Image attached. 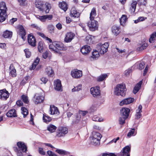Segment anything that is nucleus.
Wrapping results in <instances>:
<instances>
[{"label": "nucleus", "mask_w": 156, "mask_h": 156, "mask_svg": "<svg viewBox=\"0 0 156 156\" xmlns=\"http://www.w3.org/2000/svg\"><path fill=\"white\" fill-rule=\"evenodd\" d=\"M126 90L125 84L122 83L116 85L115 89L114 94L116 95L124 96L126 94Z\"/></svg>", "instance_id": "f257e3e1"}, {"label": "nucleus", "mask_w": 156, "mask_h": 156, "mask_svg": "<svg viewBox=\"0 0 156 156\" xmlns=\"http://www.w3.org/2000/svg\"><path fill=\"white\" fill-rule=\"evenodd\" d=\"M36 7L38 8L40 11H41L42 12L44 11V7H45L46 9L45 11L46 13H49L50 9L51 8V5L48 3H46L45 5L42 4L41 2H38L37 3L35 4Z\"/></svg>", "instance_id": "f03ea898"}, {"label": "nucleus", "mask_w": 156, "mask_h": 156, "mask_svg": "<svg viewBox=\"0 0 156 156\" xmlns=\"http://www.w3.org/2000/svg\"><path fill=\"white\" fill-rule=\"evenodd\" d=\"M109 46L108 42L105 43L103 44L99 43L97 44L96 48L98 51L101 54H103L107 51Z\"/></svg>", "instance_id": "7ed1b4c3"}, {"label": "nucleus", "mask_w": 156, "mask_h": 156, "mask_svg": "<svg viewBox=\"0 0 156 156\" xmlns=\"http://www.w3.org/2000/svg\"><path fill=\"white\" fill-rule=\"evenodd\" d=\"M90 20V21L87 23L88 26L90 30L92 31L98 30V22L94 19Z\"/></svg>", "instance_id": "20e7f679"}, {"label": "nucleus", "mask_w": 156, "mask_h": 156, "mask_svg": "<svg viewBox=\"0 0 156 156\" xmlns=\"http://www.w3.org/2000/svg\"><path fill=\"white\" fill-rule=\"evenodd\" d=\"M58 132H57L56 136L58 137L63 136L67 133L68 131V129L66 127H61L58 128Z\"/></svg>", "instance_id": "39448f33"}, {"label": "nucleus", "mask_w": 156, "mask_h": 156, "mask_svg": "<svg viewBox=\"0 0 156 156\" xmlns=\"http://www.w3.org/2000/svg\"><path fill=\"white\" fill-rule=\"evenodd\" d=\"M72 76L74 78H79L82 76V71L77 69L73 70L71 72Z\"/></svg>", "instance_id": "423d86ee"}, {"label": "nucleus", "mask_w": 156, "mask_h": 156, "mask_svg": "<svg viewBox=\"0 0 156 156\" xmlns=\"http://www.w3.org/2000/svg\"><path fill=\"white\" fill-rule=\"evenodd\" d=\"M90 91L94 97L99 96L100 94V87L98 86L91 87L90 89Z\"/></svg>", "instance_id": "0eeeda50"}, {"label": "nucleus", "mask_w": 156, "mask_h": 156, "mask_svg": "<svg viewBox=\"0 0 156 156\" xmlns=\"http://www.w3.org/2000/svg\"><path fill=\"white\" fill-rule=\"evenodd\" d=\"M9 96V93L5 89L0 90V99L2 100H6Z\"/></svg>", "instance_id": "6e6552de"}, {"label": "nucleus", "mask_w": 156, "mask_h": 156, "mask_svg": "<svg viewBox=\"0 0 156 156\" xmlns=\"http://www.w3.org/2000/svg\"><path fill=\"white\" fill-rule=\"evenodd\" d=\"M27 40L29 45L33 47L36 46V40L34 36L30 34H28Z\"/></svg>", "instance_id": "1a4fd4ad"}, {"label": "nucleus", "mask_w": 156, "mask_h": 156, "mask_svg": "<svg viewBox=\"0 0 156 156\" xmlns=\"http://www.w3.org/2000/svg\"><path fill=\"white\" fill-rule=\"evenodd\" d=\"M131 147L129 146H127L123 148L122 151V153L121 156H130Z\"/></svg>", "instance_id": "9d476101"}, {"label": "nucleus", "mask_w": 156, "mask_h": 156, "mask_svg": "<svg viewBox=\"0 0 156 156\" xmlns=\"http://www.w3.org/2000/svg\"><path fill=\"white\" fill-rule=\"evenodd\" d=\"M17 145L18 147V150H21L23 153L26 152L27 147L24 143L20 141L17 143Z\"/></svg>", "instance_id": "9b49d317"}, {"label": "nucleus", "mask_w": 156, "mask_h": 156, "mask_svg": "<svg viewBox=\"0 0 156 156\" xmlns=\"http://www.w3.org/2000/svg\"><path fill=\"white\" fill-rule=\"evenodd\" d=\"M54 45L55 46L56 50H64L66 49V48L64 47V45L60 42H54Z\"/></svg>", "instance_id": "f8f14e48"}, {"label": "nucleus", "mask_w": 156, "mask_h": 156, "mask_svg": "<svg viewBox=\"0 0 156 156\" xmlns=\"http://www.w3.org/2000/svg\"><path fill=\"white\" fill-rule=\"evenodd\" d=\"M130 111V109L128 108H123L120 110L121 116H124L126 118H128Z\"/></svg>", "instance_id": "ddd939ff"}, {"label": "nucleus", "mask_w": 156, "mask_h": 156, "mask_svg": "<svg viewBox=\"0 0 156 156\" xmlns=\"http://www.w3.org/2000/svg\"><path fill=\"white\" fill-rule=\"evenodd\" d=\"M54 88L55 90L59 91H62V87L61 81L59 80H57L54 82Z\"/></svg>", "instance_id": "4468645a"}, {"label": "nucleus", "mask_w": 156, "mask_h": 156, "mask_svg": "<svg viewBox=\"0 0 156 156\" xmlns=\"http://www.w3.org/2000/svg\"><path fill=\"white\" fill-rule=\"evenodd\" d=\"M91 50L90 47L88 45H84L80 49V51L84 55H86L89 53Z\"/></svg>", "instance_id": "2eb2a0df"}, {"label": "nucleus", "mask_w": 156, "mask_h": 156, "mask_svg": "<svg viewBox=\"0 0 156 156\" xmlns=\"http://www.w3.org/2000/svg\"><path fill=\"white\" fill-rule=\"evenodd\" d=\"M19 34L21 36L23 40L24 41L25 39V36L26 34L25 29L22 25H20L19 27Z\"/></svg>", "instance_id": "dca6fc26"}, {"label": "nucleus", "mask_w": 156, "mask_h": 156, "mask_svg": "<svg viewBox=\"0 0 156 156\" xmlns=\"http://www.w3.org/2000/svg\"><path fill=\"white\" fill-rule=\"evenodd\" d=\"M75 35L72 32L68 33L66 35L65 41L66 42H69L73 39Z\"/></svg>", "instance_id": "f3484780"}, {"label": "nucleus", "mask_w": 156, "mask_h": 156, "mask_svg": "<svg viewBox=\"0 0 156 156\" xmlns=\"http://www.w3.org/2000/svg\"><path fill=\"white\" fill-rule=\"evenodd\" d=\"M134 99L131 98H126L122 100L120 103V105L122 106L123 105H127L129 104L134 101Z\"/></svg>", "instance_id": "a211bd4d"}, {"label": "nucleus", "mask_w": 156, "mask_h": 156, "mask_svg": "<svg viewBox=\"0 0 156 156\" xmlns=\"http://www.w3.org/2000/svg\"><path fill=\"white\" fill-rule=\"evenodd\" d=\"M34 98H35L34 102L36 104H37L42 102L44 98L43 96H39L37 94H35Z\"/></svg>", "instance_id": "6ab92c4d"}, {"label": "nucleus", "mask_w": 156, "mask_h": 156, "mask_svg": "<svg viewBox=\"0 0 156 156\" xmlns=\"http://www.w3.org/2000/svg\"><path fill=\"white\" fill-rule=\"evenodd\" d=\"M7 116L9 117H16L17 115L16 111L15 109H12L8 111L6 114Z\"/></svg>", "instance_id": "aec40b11"}, {"label": "nucleus", "mask_w": 156, "mask_h": 156, "mask_svg": "<svg viewBox=\"0 0 156 156\" xmlns=\"http://www.w3.org/2000/svg\"><path fill=\"white\" fill-rule=\"evenodd\" d=\"M10 70L9 75L12 77H16V71L13 66L12 64H11L9 67Z\"/></svg>", "instance_id": "412c9836"}, {"label": "nucleus", "mask_w": 156, "mask_h": 156, "mask_svg": "<svg viewBox=\"0 0 156 156\" xmlns=\"http://www.w3.org/2000/svg\"><path fill=\"white\" fill-rule=\"evenodd\" d=\"M59 8L66 12L68 9L67 4L66 2L62 1V2H59L58 4Z\"/></svg>", "instance_id": "4be33fe9"}, {"label": "nucleus", "mask_w": 156, "mask_h": 156, "mask_svg": "<svg viewBox=\"0 0 156 156\" xmlns=\"http://www.w3.org/2000/svg\"><path fill=\"white\" fill-rule=\"evenodd\" d=\"M50 112L51 114H57L58 115L59 113L57 107L53 106H50Z\"/></svg>", "instance_id": "5701e85b"}, {"label": "nucleus", "mask_w": 156, "mask_h": 156, "mask_svg": "<svg viewBox=\"0 0 156 156\" xmlns=\"http://www.w3.org/2000/svg\"><path fill=\"white\" fill-rule=\"evenodd\" d=\"M70 16L75 18H78L80 16V13L76 10L75 8H73L71 9L70 11Z\"/></svg>", "instance_id": "b1692460"}, {"label": "nucleus", "mask_w": 156, "mask_h": 156, "mask_svg": "<svg viewBox=\"0 0 156 156\" xmlns=\"http://www.w3.org/2000/svg\"><path fill=\"white\" fill-rule=\"evenodd\" d=\"M142 83V81H140L135 86L133 91V93L134 94H136L139 90L141 87Z\"/></svg>", "instance_id": "393cba45"}, {"label": "nucleus", "mask_w": 156, "mask_h": 156, "mask_svg": "<svg viewBox=\"0 0 156 156\" xmlns=\"http://www.w3.org/2000/svg\"><path fill=\"white\" fill-rule=\"evenodd\" d=\"M112 33L115 36H117L119 33V27L115 25L113 26L112 28Z\"/></svg>", "instance_id": "a878e982"}, {"label": "nucleus", "mask_w": 156, "mask_h": 156, "mask_svg": "<svg viewBox=\"0 0 156 156\" xmlns=\"http://www.w3.org/2000/svg\"><path fill=\"white\" fill-rule=\"evenodd\" d=\"M80 116L78 114L74 116L73 119L72 124H77L80 121Z\"/></svg>", "instance_id": "bb28decb"}, {"label": "nucleus", "mask_w": 156, "mask_h": 156, "mask_svg": "<svg viewBox=\"0 0 156 156\" xmlns=\"http://www.w3.org/2000/svg\"><path fill=\"white\" fill-rule=\"evenodd\" d=\"M45 72L49 76H53L54 73L52 68L50 66H48L46 69Z\"/></svg>", "instance_id": "cd10ccee"}, {"label": "nucleus", "mask_w": 156, "mask_h": 156, "mask_svg": "<svg viewBox=\"0 0 156 156\" xmlns=\"http://www.w3.org/2000/svg\"><path fill=\"white\" fill-rule=\"evenodd\" d=\"M137 3V2L136 1H133L132 3L131 4L130 10L131 13H133L135 12Z\"/></svg>", "instance_id": "c85d7f7f"}, {"label": "nucleus", "mask_w": 156, "mask_h": 156, "mask_svg": "<svg viewBox=\"0 0 156 156\" xmlns=\"http://www.w3.org/2000/svg\"><path fill=\"white\" fill-rule=\"evenodd\" d=\"M127 18L126 15H122L121 18L120 19V21L121 24L122 26H124L125 23L127 21Z\"/></svg>", "instance_id": "c756f323"}, {"label": "nucleus", "mask_w": 156, "mask_h": 156, "mask_svg": "<svg viewBox=\"0 0 156 156\" xmlns=\"http://www.w3.org/2000/svg\"><path fill=\"white\" fill-rule=\"evenodd\" d=\"M12 32L6 30L3 33V36L5 38H9L12 37Z\"/></svg>", "instance_id": "7c9ffc66"}, {"label": "nucleus", "mask_w": 156, "mask_h": 156, "mask_svg": "<svg viewBox=\"0 0 156 156\" xmlns=\"http://www.w3.org/2000/svg\"><path fill=\"white\" fill-rule=\"evenodd\" d=\"M99 52L98 50L94 51L92 52L91 57L95 59H97L99 56Z\"/></svg>", "instance_id": "2f4dec72"}, {"label": "nucleus", "mask_w": 156, "mask_h": 156, "mask_svg": "<svg viewBox=\"0 0 156 156\" xmlns=\"http://www.w3.org/2000/svg\"><path fill=\"white\" fill-rule=\"evenodd\" d=\"M93 135V137L95 139H98L100 140L101 137L102 136L101 134L99 133L93 131L92 133Z\"/></svg>", "instance_id": "473e14b6"}, {"label": "nucleus", "mask_w": 156, "mask_h": 156, "mask_svg": "<svg viewBox=\"0 0 156 156\" xmlns=\"http://www.w3.org/2000/svg\"><path fill=\"white\" fill-rule=\"evenodd\" d=\"M96 15V12L95 9L94 8H93L90 14V19L93 20L94 19L95 16Z\"/></svg>", "instance_id": "72a5a7b5"}, {"label": "nucleus", "mask_w": 156, "mask_h": 156, "mask_svg": "<svg viewBox=\"0 0 156 156\" xmlns=\"http://www.w3.org/2000/svg\"><path fill=\"white\" fill-rule=\"evenodd\" d=\"M56 129V127L52 124H50L47 127V130L51 133L54 132Z\"/></svg>", "instance_id": "f704fd0d"}, {"label": "nucleus", "mask_w": 156, "mask_h": 156, "mask_svg": "<svg viewBox=\"0 0 156 156\" xmlns=\"http://www.w3.org/2000/svg\"><path fill=\"white\" fill-rule=\"evenodd\" d=\"M44 122L46 123H48L51 120V118L50 117L46 115V114H44L43 117Z\"/></svg>", "instance_id": "c9c22d12"}, {"label": "nucleus", "mask_w": 156, "mask_h": 156, "mask_svg": "<svg viewBox=\"0 0 156 156\" xmlns=\"http://www.w3.org/2000/svg\"><path fill=\"white\" fill-rule=\"evenodd\" d=\"M47 29L49 33L52 34L54 33L55 27L52 25H49L48 26Z\"/></svg>", "instance_id": "e433bc0d"}, {"label": "nucleus", "mask_w": 156, "mask_h": 156, "mask_svg": "<svg viewBox=\"0 0 156 156\" xmlns=\"http://www.w3.org/2000/svg\"><path fill=\"white\" fill-rule=\"evenodd\" d=\"M7 16L6 13H0V22H2L4 21Z\"/></svg>", "instance_id": "4c0bfd02"}, {"label": "nucleus", "mask_w": 156, "mask_h": 156, "mask_svg": "<svg viewBox=\"0 0 156 156\" xmlns=\"http://www.w3.org/2000/svg\"><path fill=\"white\" fill-rule=\"evenodd\" d=\"M155 37H156V32H154L151 35L149 42L150 43H153Z\"/></svg>", "instance_id": "58836bf2"}, {"label": "nucleus", "mask_w": 156, "mask_h": 156, "mask_svg": "<svg viewBox=\"0 0 156 156\" xmlns=\"http://www.w3.org/2000/svg\"><path fill=\"white\" fill-rule=\"evenodd\" d=\"M108 75L106 74H103L101 75L97 78V80L98 81H102L107 77Z\"/></svg>", "instance_id": "ea45409f"}, {"label": "nucleus", "mask_w": 156, "mask_h": 156, "mask_svg": "<svg viewBox=\"0 0 156 156\" xmlns=\"http://www.w3.org/2000/svg\"><path fill=\"white\" fill-rule=\"evenodd\" d=\"M100 140L98 139H95L94 138L92 137L91 140V142L92 144L96 146L100 144Z\"/></svg>", "instance_id": "a19ab883"}, {"label": "nucleus", "mask_w": 156, "mask_h": 156, "mask_svg": "<svg viewBox=\"0 0 156 156\" xmlns=\"http://www.w3.org/2000/svg\"><path fill=\"white\" fill-rule=\"evenodd\" d=\"M22 114L23 115V117L25 118L28 114V112L27 109L24 107H22L21 108Z\"/></svg>", "instance_id": "79ce46f5"}, {"label": "nucleus", "mask_w": 156, "mask_h": 156, "mask_svg": "<svg viewBox=\"0 0 156 156\" xmlns=\"http://www.w3.org/2000/svg\"><path fill=\"white\" fill-rule=\"evenodd\" d=\"M43 42L42 41H40L38 42V51L40 52H42L43 48Z\"/></svg>", "instance_id": "37998d69"}, {"label": "nucleus", "mask_w": 156, "mask_h": 156, "mask_svg": "<svg viewBox=\"0 0 156 156\" xmlns=\"http://www.w3.org/2000/svg\"><path fill=\"white\" fill-rule=\"evenodd\" d=\"M21 99L26 104H28L29 102L28 98L27 96L25 95H23L21 96Z\"/></svg>", "instance_id": "c03bdc74"}, {"label": "nucleus", "mask_w": 156, "mask_h": 156, "mask_svg": "<svg viewBox=\"0 0 156 156\" xmlns=\"http://www.w3.org/2000/svg\"><path fill=\"white\" fill-rule=\"evenodd\" d=\"M82 88V85L81 84H79L77 86L75 87L72 90V92H75L76 91H78L81 90Z\"/></svg>", "instance_id": "a18cd8bd"}, {"label": "nucleus", "mask_w": 156, "mask_h": 156, "mask_svg": "<svg viewBox=\"0 0 156 156\" xmlns=\"http://www.w3.org/2000/svg\"><path fill=\"white\" fill-rule=\"evenodd\" d=\"M147 46V44L144 43L142 44L140 47H138L137 49L138 51H142L145 49Z\"/></svg>", "instance_id": "49530a36"}, {"label": "nucleus", "mask_w": 156, "mask_h": 156, "mask_svg": "<svg viewBox=\"0 0 156 156\" xmlns=\"http://www.w3.org/2000/svg\"><path fill=\"white\" fill-rule=\"evenodd\" d=\"M127 118H126L123 116H121L119 119V124L121 125H123L125 123V121L126 119Z\"/></svg>", "instance_id": "de8ad7c7"}, {"label": "nucleus", "mask_w": 156, "mask_h": 156, "mask_svg": "<svg viewBox=\"0 0 156 156\" xmlns=\"http://www.w3.org/2000/svg\"><path fill=\"white\" fill-rule=\"evenodd\" d=\"M55 151L60 154L64 155L67 154V152L65 151L57 149L55 150Z\"/></svg>", "instance_id": "09e8293b"}, {"label": "nucleus", "mask_w": 156, "mask_h": 156, "mask_svg": "<svg viewBox=\"0 0 156 156\" xmlns=\"http://www.w3.org/2000/svg\"><path fill=\"white\" fill-rule=\"evenodd\" d=\"M7 8L6 6L0 7V13H6Z\"/></svg>", "instance_id": "8fccbe9b"}, {"label": "nucleus", "mask_w": 156, "mask_h": 156, "mask_svg": "<svg viewBox=\"0 0 156 156\" xmlns=\"http://www.w3.org/2000/svg\"><path fill=\"white\" fill-rule=\"evenodd\" d=\"M147 0H138V4L139 5L145 6L147 4Z\"/></svg>", "instance_id": "3c124183"}, {"label": "nucleus", "mask_w": 156, "mask_h": 156, "mask_svg": "<svg viewBox=\"0 0 156 156\" xmlns=\"http://www.w3.org/2000/svg\"><path fill=\"white\" fill-rule=\"evenodd\" d=\"M49 49L51 50L56 52H58V51L56 50L55 46L54 45V42L52 44H50L49 46Z\"/></svg>", "instance_id": "603ef678"}, {"label": "nucleus", "mask_w": 156, "mask_h": 156, "mask_svg": "<svg viewBox=\"0 0 156 156\" xmlns=\"http://www.w3.org/2000/svg\"><path fill=\"white\" fill-rule=\"evenodd\" d=\"M24 51L25 52L26 57L27 58H29L31 55V53L29 50L28 49H25Z\"/></svg>", "instance_id": "864d4df0"}, {"label": "nucleus", "mask_w": 156, "mask_h": 156, "mask_svg": "<svg viewBox=\"0 0 156 156\" xmlns=\"http://www.w3.org/2000/svg\"><path fill=\"white\" fill-rule=\"evenodd\" d=\"M86 43L88 44H90L92 43V39L90 36H87L86 37Z\"/></svg>", "instance_id": "5fc2aeb1"}, {"label": "nucleus", "mask_w": 156, "mask_h": 156, "mask_svg": "<svg viewBox=\"0 0 156 156\" xmlns=\"http://www.w3.org/2000/svg\"><path fill=\"white\" fill-rule=\"evenodd\" d=\"M145 66V63L142 62L139 64L138 69L139 70H141L144 68Z\"/></svg>", "instance_id": "6e6d98bb"}, {"label": "nucleus", "mask_w": 156, "mask_h": 156, "mask_svg": "<svg viewBox=\"0 0 156 156\" xmlns=\"http://www.w3.org/2000/svg\"><path fill=\"white\" fill-rule=\"evenodd\" d=\"M37 18L39 19L42 22H44L46 20V18L45 16V15H44L42 16H37Z\"/></svg>", "instance_id": "4d7b16f0"}, {"label": "nucleus", "mask_w": 156, "mask_h": 156, "mask_svg": "<svg viewBox=\"0 0 156 156\" xmlns=\"http://www.w3.org/2000/svg\"><path fill=\"white\" fill-rule=\"evenodd\" d=\"M135 129L134 128L131 129L130 131L127 134V136L128 137H130L131 136L133 135L134 134Z\"/></svg>", "instance_id": "13d9d810"}, {"label": "nucleus", "mask_w": 156, "mask_h": 156, "mask_svg": "<svg viewBox=\"0 0 156 156\" xmlns=\"http://www.w3.org/2000/svg\"><path fill=\"white\" fill-rule=\"evenodd\" d=\"M14 150L16 151V152L18 156H22V153L21 150H18V149L17 147L15 148Z\"/></svg>", "instance_id": "bf43d9fd"}, {"label": "nucleus", "mask_w": 156, "mask_h": 156, "mask_svg": "<svg viewBox=\"0 0 156 156\" xmlns=\"http://www.w3.org/2000/svg\"><path fill=\"white\" fill-rule=\"evenodd\" d=\"M27 0H18L19 2L20 3V6L25 5L26 4V2Z\"/></svg>", "instance_id": "052dcab7"}, {"label": "nucleus", "mask_w": 156, "mask_h": 156, "mask_svg": "<svg viewBox=\"0 0 156 156\" xmlns=\"http://www.w3.org/2000/svg\"><path fill=\"white\" fill-rule=\"evenodd\" d=\"M47 154L49 156H57L54 152L50 151H47Z\"/></svg>", "instance_id": "680f3d73"}, {"label": "nucleus", "mask_w": 156, "mask_h": 156, "mask_svg": "<svg viewBox=\"0 0 156 156\" xmlns=\"http://www.w3.org/2000/svg\"><path fill=\"white\" fill-rule=\"evenodd\" d=\"M102 156H116V155L113 153H103Z\"/></svg>", "instance_id": "e2e57ef3"}, {"label": "nucleus", "mask_w": 156, "mask_h": 156, "mask_svg": "<svg viewBox=\"0 0 156 156\" xmlns=\"http://www.w3.org/2000/svg\"><path fill=\"white\" fill-rule=\"evenodd\" d=\"M16 104L17 105L20 107L23 105V103L21 100H18L16 102Z\"/></svg>", "instance_id": "0e129e2a"}, {"label": "nucleus", "mask_w": 156, "mask_h": 156, "mask_svg": "<svg viewBox=\"0 0 156 156\" xmlns=\"http://www.w3.org/2000/svg\"><path fill=\"white\" fill-rule=\"evenodd\" d=\"M39 152L40 154L43 155H44L45 154V153L43 149L42 148H39Z\"/></svg>", "instance_id": "69168bd1"}, {"label": "nucleus", "mask_w": 156, "mask_h": 156, "mask_svg": "<svg viewBox=\"0 0 156 156\" xmlns=\"http://www.w3.org/2000/svg\"><path fill=\"white\" fill-rule=\"evenodd\" d=\"M41 80L45 84L48 81V80L45 77H42L41 79Z\"/></svg>", "instance_id": "338daca9"}, {"label": "nucleus", "mask_w": 156, "mask_h": 156, "mask_svg": "<svg viewBox=\"0 0 156 156\" xmlns=\"http://www.w3.org/2000/svg\"><path fill=\"white\" fill-rule=\"evenodd\" d=\"M132 72V70L131 69H129L127 70H126L125 71V74L126 76H127L129 74Z\"/></svg>", "instance_id": "774afa93"}]
</instances>
